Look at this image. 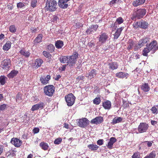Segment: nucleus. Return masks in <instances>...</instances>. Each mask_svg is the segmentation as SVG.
<instances>
[{
	"label": "nucleus",
	"instance_id": "obj_32",
	"mask_svg": "<svg viewBox=\"0 0 158 158\" xmlns=\"http://www.w3.org/2000/svg\"><path fill=\"white\" fill-rule=\"evenodd\" d=\"M18 73V71L13 70L11 71L10 73L7 75V77L9 78H12L16 76Z\"/></svg>",
	"mask_w": 158,
	"mask_h": 158
},
{
	"label": "nucleus",
	"instance_id": "obj_23",
	"mask_svg": "<svg viewBox=\"0 0 158 158\" xmlns=\"http://www.w3.org/2000/svg\"><path fill=\"white\" fill-rule=\"evenodd\" d=\"M102 106L105 109H110L111 106V102L109 100H106L102 103Z\"/></svg>",
	"mask_w": 158,
	"mask_h": 158
},
{
	"label": "nucleus",
	"instance_id": "obj_17",
	"mask_svg": "<svg viewBox=\"0 0 158 158\" xmlns=\"http://www.w3.org/2000/svg\"><path fill=\"white\" fill-rule=\"evenodd\" d=\"M43 63V60L41 58L37 59L35 60L33 66L34 69H36L41 67Z\"/></svg>",
	"mask_w": 158,
	"mask_h": 158
},
{
	"label": "nucleus",
	"instance_id": "obj_34",
	"mask_svg": "<svg viewBox=\"0 0 158 158\" xmlns=\"http://www.w3.org/2000/svg\"><path fill=\"white\" fill-rule=\"evenodd\" d=\"M7 78L5 76H0V84L1 85H3L6 83L7 80Z\"/></svg>",
	"mask_w": 158,
	"mask_h": 158
},
{
	"label": "nucleus",
	"instance_id": "obj_27",
	"mask_svg": "<svg viewBox=\"0 0 158 158\" xmlns=\"http://www.w3.org/2000/svg\"><path fill=\"white\" fill-rule=\"evenodd\" d=\"M108 65H109V68L112 70L116 69L118 67V63L116 62L109 63Z\"/></svg>",
	"mask_w": 158,
	"mask_h": 158
},
{
	"label": "nucleus",
	"instance_id": "obj_52",
	"mask_svg": "<svg viewBox=\"0 0 158 158\" xmlns=\"http://www.w3.org/2000/svg\"><path fill=\"white\" fill-rule=\"evenodd\" d=\"M62 140V139L61 138L59 137L56 139L54 141V143L56 144H60Z\"/></svg>",
	"mask_w": 158,
	"mask_h": 158
},
{
	"label": "nucleus",
	"instance_id": "obj_36",
	"mask_svg": "<svg viewBox=\"0 0 158 158\" xmlns=\"http://www.w3.org/2000/svg\"><path fill=\"white\" fill-rule=\"evenodd\" d=\"M151 51L149 49V48L146 46V47L143 50L142 55L145 56H148V53Z\"/></svg>",
	"mask_w": 158,
	"mask_h": 158
},
{
	"label": "nucleus",
	"instance_id": "obj_49",
	"mask_svg": "<svg viewBox=\"0 0 158 158\" xmlns=\"http://www.w3.org/2000/svg\"><path fill=\"white\" fill-rule=\"evenodd\" d=\"M151 110L152 111V113L153 114H156L158 113V109L155 106H153L152 107Z\"/></svg>",
	"mask_w": 158,
	"mask_h": 158
},
{
	"label": "nucleus",
	"instance_id": "obj_40",
	"mask_svg": "<svg viewBox=\"0 0 158 158\" xmlns=\"http://www.w3.org/2000/svg\"><path fill=\"white\" fill-rule=\"evenodd\" d=\"M134 44L133 41L132 40H129L128 42V45L127 48V49L128 50L131 49L133 46Z\"/></svg>",
	"mask_w": 158,
	"mask_h": 158
},
{
	"label": "nucleus",
	"instance_id": "obj_30",
	"mask_svg": "<svg viewBox=\"0 0 158 158\" xmlns=\"http://www.w3.org/2000/svg\"><path fill=\"white\" fill-rule=\"evenodd\" d=\"M69 56H63L60 57L59 59L61 63H67L68 64Z\"/></svg>",
	"mask_w": 158,
	"mask_h": 158
},
{
	"label": "nucleus",
	"instance_id": "obj_55",
	"mask_svg": "<svg viewBox=\"0 0 158 158\" xmlns=\"http://www.w3.org/2000/svg\"><path fill=\"white\" fill-rule=\"evenodd\" d=\"M7 105L3 104L0 105V111H2L5 110L6 108Z\"/></svg>",
	"mask_w": 158,
	"mask_h": 158
},
{
	"label": "nucleus",
	"instance_id": "obj_25",
	"mask_svg": "<svg viewBox=\"0 0 158 158\" xmlns=\"http://www.w3.org/2000/svg\"><path fill=\"white\" fill-rule=\"evenodd\" d=\"M141 89L144 92H148L150 89V87L148 83H144L141 86Z\"/></svg>",
	"mask_w": 158,
	"mask_h": 158
},
{
	"label": "nucleus",
	"instance_id": "obj_38",
	"mask_svg": "<svg viewBox=\"0 0 158 158\" xmlns=\"http://www.w3.org/2000/svg\"><path fill=\"white\" fill-rule=\"evenodd\" d=\"M156 156V153L154 151H152L150 153L147 155L144 158H155Z\"/></svg>",
	"mask_w": 158,
	"mask_h": 158
},
{
	"label": "nucleus",
	"instance_id": "obj_44",
	"mask_svg": "<svg viewBox=\"0 0 158 158\" xmlns=\"http://www.w3.org/2000/svg\"><path fill=\"white\" fill-rule=\"evenodd\" d=\"M101 99L99 97L96 98L93 100V102L94 104L97 105L101 103Z\"/></svg>",
	"mask_w": 158,
	"mask_h": 158
},
{
	"label": "nucleus",
	"instance_id": "obj_56",
	"mask_svg": "<svg viewBox=\"0 0 158 158\" xmlns=\"http://www.w3.org/2000/svg\"><path fill=\"white\" fill-rule=\"evenodd\" d=\"M40 131V129L38 127H35L33 130V133L34 134L38 133Z\"/></svg>",
	"mask_w": 158,
	"mask_h": 158
},
{
	"label": "nucleus",
	"instance_id": "obj_41",
	"mask_svg": "<svg viewBox=\"0 0 158 158\" xmlns=\"http://www.w3.org/2000/svg\"><path fill=\"white\" fill-rule=\"evenodd\" d=\"M47 49L50 52H52L54 51L55 47L52 44H50L47 46Z\"/></svg>",
	"mask_w": 158,
	"mask_h": 158
},
{
	"label": "nucleus",
	"instance_id": "obj_14",
	"mask_svg": "<svg viewBox=\"0 0 158 158\" xmlns=\"http://www.w3.org/2000/svg\"><path fill=\"white\" fill-rule=\"evenodd\" d=\"M70 0H59L58 4L59 6L61 8L65 9L68 6V2Z\"/></svg>",
	"mask_w": 158,
	"mask_h": 158
},
{
	"label": "nucleus",
	"instance_id": "obj_42",
	"mask_svg": "<svg viewBox=\"0 0 158 158\" xmlns=\"http://www.w3.org/2000/svg\"><path fill=\"white\" fill-rule=\"evenodd\" d=\"M16 102H20L22 101V94L20 93H18L16 95Z\"/></svg>",
	"mask_w": 158,
	"mask_h": 158
},
{
	"label": "nucleus",
	"instance_id": "obj_39",
	"mask_svg": "<svg viewBox=\"0 0 158 158\" xmlns=\"http://www.w3.org/2000/svg\"><path fill=\"white\" fill-rule=\"evenodd\" d=\"M43 54L46 58L50 59L49 62H50V61H51V60L52 56L49 52L44 51L43 52Z\"/></svg>",
	"mask_w": 158,
	"mask_h": 158
},
{
	"label": "nucleus",
	"instance_id": "obj_11",
	"mask_svg": "<svg viewBox=\"0 0 158 158\" xmlns=\"http://www.w3.org/2000/svg\"><path fill=\"white\" fill-rule=\"evenodd\" d=\"M109 38L108 35L105 33H101L98 37L99 42L102 44L105 43Z\"/></svg>",
	"mask_w": 158,
	"mask_h": 158
},
{
	"label": "nucleus",
	"instance_id": "obj_12",
	"mask_svg": "<svg viewBox=\"0 0 158 158\" xmlns=\"http://www.w3.org/2000/svg\"><path fill=\"white\" fill-rule=\"evenodd\" d=\"M149 41L148 38H145L142 39L139 41L138 44L136 45L135 48H139L143 46Z\"/></svg>",
	"mask_w": 158,
	"mask_h": 158
},
{
	"label": "nucleus",
	"instance_id": "obj_1",
	"mask_svg": "<svg viewBox=\"0 0 158 158\" xmlns=\"http://www.w3.org/2000/svg\"><path fill=\"white\" fill-rule=\"evenodd\" d=\"M46 1L45 8L50 11L53 12L57 9V2L55 0H45Z\"/></svg>",
	"mask_w": 158,
	"mask_h": 158
},
{
	"label": "nucleus",
	"instance_id": "obj_16",
	"mask_svg": "<svg viewBox=\"0 0 158 158\" xmlns=\"http://www.w3.org/2000/svg\"><path fill=\"white\" fill-rule=\"evenodd\" d=\"M98 27V25L97 24L91 25L86 31V33L89 34L92 32L96 31Z\"/></svg>",
	"mask_w": 158,
	"mask_h": 158
},
{
	"label": "nucleus",
	"instance_id": "obj_6",
	"mask_svg": "<svg viewBox=\"0 0 158 158\" xmlns=\"http://www.w3.org/2000/svg\"><path fill=\"white\" fill-rule=\"evenodd\" d=\"M149 127L148 124L146 123H141L137 128V130L139 133L146 132Z\"/></svg>",
	"mask_w": 158,
	"mask_h": 158
},
{
	"label": "nucleus",
	"instance_id": "obj_10",
	"mask_svg": "<svg viewBox=\"0 0 158 158\" xmlns=\"http://www.w3.org/2000/svg\"><path fill=\"white\" fill-rule=\"evenodd\" d=\"M89 121L86 118H84L79 120L77 124L80 127L85 128L89 125Z\"/></svg>",
	"mask_w": 158,
	"mask_h": 158
},
{
	"label": "nucleus",
	"instance_id": "obj_33",
	"mask_svg": "<svg viewBox=\"0 0 158 158\" xmlns=\"http://www.w3.org/2000/svg\"><path fill=\"white\" fill-rule=\"evenodd\" d=\"M63 45L64 43L63 42L60 40H57L55 43V46L58 49L61 48L63 46Z\"/></svg>",
	"mask_w": 158,
	"mask_h": 158
},
{
	"label": "nucleus",
	"instance_id": "obj_13",
	"mask_svg": "<svg viewBox=\"0 0 158 158\" xmlns=\"http://www.w3.org/2000/svg\"><path fill=\"white\" fill-rule=\"evenodd\" d=\"M104 121L103 117L101 116H97L95 118L92 119L90 121L91 124H94L96 125L102 123Z\"/></svg>",
	"mask_w": 158,
	"mask_h": 158
},
{
	"label": "nucleus",
	"instance_id": "obj_18",
	"mask_svg": "<svg viewBox=\"0 0 158 158\" xmlns=\"http://www.w3.org/2000/svg\"><path fill=\"white\" fill-rule=\"evenodd\" d=\"M51 79L50 75H48L46 77H42L40 78V81L43 85H46L48 83L49 81Z\"/></svg>",
	"mask_w": 158,
	"mask_h": 158
},
{
	"label": "nucleus",
	"instance_id": "obj_24",
	"mask_svg": "<svg viewBox=\"0 0 158 158\" xmlns=\"http://www.w3.org/2000/svg\"><path fill=\"white\" fill-rule=\"evenodd\" d=\"M43 35L42 34H39L34 40V44H37L42 42Z\"/></svg>",
	"mask_w": 158,
	"mask_h": 158
},
{
	"label": "nucleus",
	"instance_id": "obj_62",
	"mask_svg": "<svg viewBox=\"0 0 158 158\" xmlns=\"http://www.w3.org/2000/svg\"><path fill=\"white\" fill-rule=\"evenodd\" d=\"M66 66L67 65L66 64L63 65L60 68V70L61 71H64Z\"/></svg>",
	"mask_w": 158,
	"mask_h": 158
},
{
	"label": "nucleus",
	"instance_id": "obj_59",
	"mask_svg": "<svg viewBox=\"0 0 158 158\" xmlns=\"http://www.w3.org/2000/svg\"><path fill=\"white\" fill-rule=\"evenodd\" d=\"M24 6V4L21 2H19L17 3V6L18 8H22Z\"/></svg>",
	"mask_w": 158,
	"mask_h": 158
},
{
	"label": "nucleus",
	"instance_id": "obj_54",
	"mask_svg": "<svg viewBox=\"0 0 158 158\" xmlns=\"http://www.w3.org/2000/svg\"><path fill=\"white\" fill-rule=\"evenodd\" d=\"M144 143H146L147 147H150L152 146V144L153 143V141H146L144 142Z\"/></svg>",
	"mask_w": 158,
	"mask_h": 158
},
{
	"label": "nucleus",
	"instance_id": "obj_9",
	"mask_svg": "<svg viewBox=\"0 0 158 158\" xmlns=\"http://www.w3.org/2000/svg\"><path fill=\"white\" fill-rule=\"evenodd\" d=\"M11 62L10 59H5L2 61L1 64V66L3 69L8 70L10 67Z\"/></svg>",
	"mask_w": 158,
	"mask_h": 158
},
{
	"label": "nucleus",
	"instance_id": "obj_58",
	"mask_svg": "<svg viewBox=\"0 0 158 158\" xmlns=\"http://www.w3.org/2000/svg\"><path fill=\"white\" fill-rule=\"evenodd\" d=\"M117 23L115 22L114 23H112L111 26V27L113 29H116L117 27Z\"/></svg>",
	"mask_w": 158,
	"mask_h": 158
},
{
	"label": "nucleus",
	"instance_id": "obj_3",
	"mask_svg": "<svg viewBox=\"0 0 158 158\" xmlns=\"http://www.w3.org/2000/svg\"><path fill=\"white\" fill-rule=\"evenodd\" d=\"M78 54L76 52H74L73 55L69 56L68 59V64L67 65H69V66L72 67L75 64L77 59L78 58Z\"/></svg>",
	"mask_w": 158,
	"mask_h": 158
},
{
	"label": "nucleus",
	"instance_id": "obj_46",
	"mask_svg": "<svg viewBox=\"0 0 158 158\" xmlns=\"http://www.w3.org/2000/svg\"><path fill=\"white\" fill-rule=\"evenodd\" d=\"M9 31L12 33H15L16 31V28L14 25H11L9 27Z\"/></svg>",
	"mask_w": 158,
	"mask_h": 158
},
{
	"label": "nucleus",
	"instance_id": "obj_57",
	"mask_svg": "<svg viewBox=\"0 0 158 158\" xmlns=\"http://www.w3.org/2000/svg\"><path fill=\"white\" fill-rule=\"evenodd\" d=\"M103 139H100L98 140L97 142V144L99 145H102L103 143Z\"/></svg>",
	"mask_w": 158,
	"mask_h": 158
},
{
	"label": "nucleus",
	"instance_id": "obj_26",
	"mask_svg": "<svg viewBox=\"0 0 158 158\" xmlns=\"http://www.w3.org/2000/svg\"><path fill=\"white\" fill-rule=\"evenodd\" d=\"M19 53L23 56L25 57L28 58L30 56V53L29 51H26L24 49H22L20 51Z\"/></svg>",
	"mask_w": 158,
	"mask_h": 158
},
{
	"label": "nucleus",
	"instance_id": "obj_60",
	"mask_svg": "<svg viewBox=\"0 0 158 158\" xmlns=\"http://www.w3.org/2000/svg\"><path fill=\"white\" fill-rule=\"evenodd\" d=\"M38 28H32L31 29V32L32 33H35L38 30Z\"/></svg>",
	"mask_w": 158,
	"mask_h": 158
},
{
	"label": "nucleus",
	"instance_id": "obj_37",
	"mask_svg": "<svg viewBox=\"0 0 158 158\" xmlns=\"http://www.w3.org/2000/svg\"><path fill=\"white\" fill-rule=\"evenodd\" d=\"M140 25V28L144 29H147L148 26V23L144 21L141 20V24Z\"/></svg>",
	"mask_w": 158,
	"mask_h": 158
},
{
	"label": "nucleus",
	"instance_id": "obj_47",
	"mask_svg": "<svg viewBox=\"0 0 158 158\" xmlns=\"http://www.w3.org/2000/svg\"><path fill=\"white\" fill-rule=\"evenodd\" d=\"M37 4V0H32L31 2V6L33 8L36 7Z\"/></svg>",
	"mask_w": 158,
	"mask_h": 158
},
{
	"label": "nucleus",
	"instance_id": "obj_45",
	"mask_svg": "<svg viewBox=\"0 0 158 158\" xmlns=\"http://www.w3.org/2000/svg\"><path fill=\"white\" fill-rule=\"evenodd\" d=\"M141 21H140L139 22H136L134 23L133 24V27L134 28H137L139 27H140V25L141 24Z\"/></svg>",
	"mask_w": 158,
	"mask_h": 158
},
{
	"label": "nucleus",
	"instance_id": "obj_5",
	"mask_svg": "<svg viewBox=\"0 0 158 158\" xmlns=\"http://www.w3.org/2000/svg\"><path fill=\"white\" fill-rule=\"evenodd\" d=\"M146 46L149 48L152 53H154L158 50V43L156 40H153L149 44H147Z\"/></svg>",
	"mask_w": 158,
	"mask_h": 158
},
{
	"label": "nucleus",
	"instance_id": "obj_31",
	"mask_svg": "<svg viewBox=\"0 0 158 158\" xmlns=\"http://www.w3.org/2000/svg\"><path fill=\"white\" fill-rule=\"evenodd\" d=\"M39 145L42 149L45 151L47 150L49 147L48 144L44 142H41Z\"/></svg>",
	"mask_w": 158,
	"mask_h": 158
},
{
	"label": "nucleus",
	"instance_id": "obj_63",
	"mask_svg": "<svg viewBox=\"0 0 158 158\" xmlns=\"http://www.w3.org/2000/svg\"><path fill=\"white\" fill-rule=\"evenodd\" d=\"M61 76L60 75H56L55 77H54L55 80L58 81L60 78H61Z\"/></svg>",
	"mask_w": 158,
	"mask_h": 158
},
{
	"label": "nucleus",
	"instance_id": "obj_64",
	"mask_svg": "<svg viewBox=\"0 0 158 158\" xmlns=\"http://www.w3.org/2000/svg\"><path fill=\"white\" fill-rule=\"evenodd\" d=\"M151 124L153 126H155L157 123V121L154 120H151Z\"/></svg>",
	"mask_w": 158,
	"mask_h": 158
},
{
	"label": "nucleus",
	"instance_id": "obj_19",
	"mask_svg": "<svg viewBox=\"0 0 158 158\" xmlns=\"http://www.w3.org/2000/svg\"><path fill=\"white\" fill-rule=\"evenodd\" d=\"M115 76L119 78L123 79L125 78L127 79L129 76V74L127 73H123V72H119L115 74Z\"/></svg>",
	"mask_w": 158,
	"mask_h": 158
},
{
	"label": "nucleus",
	"instance_id": "obj_2",
	"mask_svg": "<svg viewBox=\"0 0 158 158\" xmlns=\"http://www.w3.org/2000/svg\"><path fill=\"white\" fill-rule=\"evenodd\" d=\"M55 90V87L53 85L45 86L44 88V92L45 95L49 97L53 95Z\"/></svg>",
	"mask_w": 158,
	"mask_h": 158
},
{
	"label": "nucleus",
	"instance_id": "obj_43",
	"mask_svg": "<svg viewBox=\"0 0 158 158\" xmlns=\"http://www.w3.org/2000/svg\"><path fill=\"white\" fill-rule=\"evenodd\" d=\"M84 78L85 77L83 75L78 76L76 78L75 82L76 83H77L81 80L84 81Z\"/></svg>",
	"mask_w": 158,
	"mask_h": 158
},
{
	"label": "nucleus",
	"instance_id": "obj_7",
	"mask_svg": "<svg viewBox=\"0 0 158 158\" xmlns=\"http://www.w3.org/2000/svg\"><path fill=\"white\" fill-rule=\"evenodd\" d=\"M45 105V103L40 102L39 103L32 106L31 110L32 112L38 110H40L43 109Z\"/></svg>",
	"mask_w": 158,
	"mask_h": 158
},
{
	"label": "nucleus",
	"instance_id": "obj_29",
	"mask_svg": "<svg viewBox=\"0 0 158 158\" xmlns=\"http://www.w3.org/2000/svg\"><path fill=\"white\" fill-rule=\"evenodd\" d=\"M11 43L9 41H7L6 43L3 45V49L4 51L8 50L11 47Z\"/></svg>",
	"mask_w": 158,
	"mask_h": 158
},
{
	"label": "nucleus",
	"instance_id": "obj_53",
	"mask_svg": "<svg viewBox=\"0 0 158 158\" xmlns=\"http://www.w3.org/2000/svg\"><path fill=\"white\" fill-rule=\"evenodd\" d=\"M132 5L134 7H137L141 5L139 2L137 0H135L132 3Z\"/></svg>",
	"mask_w": 158,
	"mask_h": 158
},
{
	"label": "nucleus",
	"instance_id": "obj_35",
	"mask_svg": "<svg viewBox=\"0 0 158 158\" xmlns=\"http://www.w3.org/2000/svg\"><path fill=\"white\" fill-rule=\"evenodd\" d=\"M122 120V118L121 117H115L113 119L111 123L112 124L114 125L121 122Z\"/></svg>",
	"mask_w": 158,
	"mask_h": 158
},
{
	"label": "nucleus",
	"instance_id": "obj_22",
	"mask_svg": "<svg viewBox=\"0 0 158 158\" xmlns=\"http://www.w3.org/2000/svg\"><path fill=\"white\" fill-rule=\"evenodd\" d=\"M123 29V27H121L117 29L114 35V40H116L119 37L121 34L122 31Z\"/></svg>",
	"mask_w": 158,
	"mask_h": 158
},
{
	"label": "nucleus",
	"instance_id": "obj_21",
	"mask_svg": "<svg viewBox=\"0 0 158 158\" xmlns=\"http://www.w3.org/2000/svg\"><path fill=\"white\" fill-rule=\"evenodd\" d=\"M117 139L114 137H112L109 139V141L107 145V147L108 148L111 149L113 148V144L116 141Z\"/></svg>",
	"mask_w": 158,
	"mask_h": 158
},
{
	"label": "nucleus",
	"instance_id": "obj_20",
	"mask_svg": "<svg viewBox=\"0 0 158 158\" xmlns=\"http://www.w3.org/2000/svg\"><path fill=\"white\" fill-rule=\"evenodd\" d=\"M97 71L96 69H93L90 72L86 74V77H88L90 79H91L96 76L97 74Z\"/></svg>",
	"mask_w": 158,
	"mask_h": 158
},
{
	"label": "nucleus",
	"instance_id": "obj_61",
	"mask_svg": "<svg viewBox=\"0 0 158 158\" xmlns=\"http://www.w3.org/2000/svg\"><path fill=\"white\" fill-rule=\"evenodd\" d=\"M4 146L3 145H0V156L1 155L3 151Z\"/></svg>",
	"mask_w": 158,
	"mask_h": 158
},
{
	"label": "nucleus",
	"instance_id": "obj_4",
	"mask_svg": "<svg viewBox=\"0 0 158 158\" xmlns=\"http://www.w3.org/2000/svg\"><path fill=\"white\" fill-rule=\"evenodd\" d=\"M65 99L67 105L70 106L74 103L76 97L72 93H70L65 96Z\"/></svg>",
	"mask_w": 158,
	"mask_h": 158
},
{
	"label": "nucleus",
	"instance_id": "obj_48",
	"mask_svg": "<svg viewBox=\"0 0 158 158\" xmlns=\"http://www.w3.org/2000/svg\"><path fill=\"white\" fill-rule=\"evenodd\" d=\"M123 19L121 17H119L117 19L115 22L118 24H121L123 23Z\"/></svg>",
	"mask_w": 158,
	"mask_h": 158
},
{
	"label": "nucleus",
	"instance_id": "obj_28",
	"mask_svg": "<svg viewBox=\"0 0 158 158\" xmlns=\"http://www.w3.org/2000/svg\"><path fill=\"white\" fill-rule=\"evenodd\" d=\"M87 147L91 150L94 151H96L99 148V147L98 146L93 143L88 145Z\"/></svg>",
	"mask_w": 158,
	"mask_h": 158
},
{
	"label": "nucleus",
	"instance_id": "obj_15",
	"mask_svg": "<svg viewBox=\"0 0 158 158\" xmlns=\"http://www.w3.org/2000/svg\"><path fill=\"white\" fill-rule=\"evenodd\" d=\"M10 143L14 145L15 147L17 148L20 147L22 143L21 140L17 138H15L11 139Z\"/></svg>",
	"mask_w": 158,
	"mask_h": 158
},
{
	"label": "nucleus",
	"instance_id": "obj_51",
	"mask_svg": "<svg viewBox=\"0 0 158 158\" xmlns=\"http://www.w3.org/2000/svg\"><path fill=\"white\" fill-rule=\"evenodd\" d=\"M16 152L14 150H11L7 152L6 154H8L7 156H8L11 155L14 156L15 154V152Z\"/></svg>",
	"mask_w": 158,
	"mask_h": 158
},
{
	"label": "nucleus",
	"instance_id": "obj_8",
	"mask_svg": "<svg viewBox=\"0 0 158 158\" xmlns=\"http://www.w3.org/2000/svg\"><path fill=\"white\" fill-rule=\"evenodd\" d=\"M146 13V10L144 9H140L135 11L133 14L135 17L138 19L142 18Z\"/></svg>",
	"mask_w": 158,
	"mask_h": 158
},
{
	"label": "nucleus",
	"instance_id": "obj_50",
	"mask_svg": "<svg viewBox=\"0 0 158 158\" xmlns=\"http://www.w3.org/2000/svg\"><path fill=\"white\" fill-rule=\"evenodd\" d=\"M140 153L138 152H136L133 154L132 156V158H139Z\"/></svg>",
	"mask_w": 158,
	"mask_h": 158
}]
</instances>
